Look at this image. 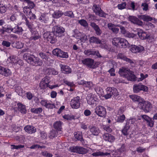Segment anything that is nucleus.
<instances>
[{
	"mask_svg": "<svg viewBox=\"0 0 157 157\" xmlns=\"http://www.w3.org/2000/svg\"><path fill=\"white\" fill-rule=\"evenodd\" d=\"M95 112L99 116L102 117H105L106 114L105 108L101 106H97L95 109Z\"/></svg>",
	"mask_w": 157,
	"mask_h": 157,
	"instance_id": "obj_9",
	"label": "nucleus"
},
{
	"mask_svg": "<svg viewBox=\"0 0 157 157\" xmlns=\"http://www.w3.org/2000/svg\"><path fill=\"white\" fill-rule=\"evenodd\" d=\"M52 54L55 56L62 58H67L68 55L67 53L64 52L59 48H56L52 52Z\"/></svg>",
	"mask_w": 157,
	"mask_h": 157,
	"instance_id": "obj_6",
	"label": "nucleus"
},
{
	"mask_svg": "<svg viewBox=\"0 0 157 157\" xmlns=\"http://www.w3.org/2000/svg\"><path fill=\"white\" fill-rule=\"evenodd\" d=\"M128 20L134 24L142 26L143 25V22L142 21L137 17L133 16H129L128 17Z\"/></svg>",
	"mask_w": 157,
	"mask_h": 157,
	"instance_id": "obj_12",
	"label": "nucleus"
},
{
	"mask_svg": "<svg viewBox=\"0 0 157 157\" xmlns=\"http://www.w3.org/2000/svg\"><path fill=\"white\" fill-rule=\"evenodd\" d=\"M11 73L10 70L2 66H0V74L5 76L9 75Z\"/></svg>",
	"mask_w": 157,
	"mask_h": 157,
	"instance_id": "obj_21",
	"label": "nucleus"
},
{
	"mask_svg": "<svg viewBox=\"0 0 157 157\" xmlns=\"http://www.w3.org/2000/svg\"><path fill=\"white\" fill-rule=\"evenodd\" d=\"M126 5V3L124 2L122 4H119L118 5L117 7L119 9L121 10L125 8Z\"/></svg>",
	"mask_w": 157,
	"mask_h": 157,
	"instance_id": "obj_59",
	"label": "nucleus"
},
{
	"mask_svg": "<svg viewBox=\"0 0 157 157\" xmlns=\"http://www.w3.org/2000/svg\"><path fill=\"white\" fill-rule=\"evenodd\" d=\"M141 7L142 8L144 11H147L148 10V5L146 3H142Z\"/></svg>",
	"mask_w": 157,
	"mask_h": 157,
	"instance_id": "obj_49",
	"label": "nucleus"
},
{
	"mask_svg": "<svg viewBox=\"0 0 157 157\" xmlns=\"http://www.w3.org/2000/svg\"><path fill=\"white\" fill-rule=\"evenodd\" d=\"M57 134L58 132L56 130H52L49 133V137L50 139H52L54 137L57 136Z\"/></svg>",
	"mask_w": 157,
	"mask_h": 157,
	"instance_id": "obj_38",
	"label": "nucleus"
},
{
	"mask_svg": "<svg viewBox=\"0 0 157 157\" xmlns=\"http://www.w3.org/2000/svg\"><path fill=\"white\" fill-rule=\"evenodd\" d=\"M137 16L139 18L145 21H151L152 20V17L147 15H139Z\"/></svg>",
	"mask_w": 157,
	"mask_h": 157,
	"instance_id": "obj_26",
	"label": "nucleus"
},
{
	"mask_svg": "<svg viewBox=\"0 0 157 157\" xmlns=\"http://www.w3.org/2000/svg\"><path fill=\"white\" fill-rule=\"evenodd\" d=\"M63 13L65 16L69 17L71 18H73L75 17L74 14L71 11H66Z\"/></svg>",
	"mask_w": 157,
	"mask_h": 157,
	"instance_id": "obj_44",
	"label": "nucleus"
},
{
	"mask_svg": "<svg viewBox=\"0 0 157 157\" xmlns=\"http://www.w3.org/2000/svg\"><path fill=\"white\" fill-rule=\"evenodd\" d=\"M62 122L60 121H56L53 125L54 128L59 131H61L62 129Z\"/></svg>",
	"mask_w": 157,
	"mask_h": 157,
	"instance_id": "obj_31",
	"label": "nucleus"
},
{
	"mask_svg": "<svg viewBox=\"0 0 157 157\" xmlns=\"http://www.w3.org/2000/svg\"><path fill=\"white\" fill-rule=\"evenodd\" d=\"M80 84L83 85L84 86L88 87L90 89L93 86V84L91 82H86L85 81H81Z\"/></svg>",
	"mask_w": 157,
	"mask_h": 157,
	"instance_id": "obj_32",
	"label": "nucleus"
},
{
	"mask_svg": "<svg viewBox=\"0 0 157 157\" xmlns=\"http://www.w3.org/2000/svg\"><path fill=\"white\" fill-rule=\"evenodd\" d=\"M154 122L152 120V119L150 118L147 122L146 124L147 125L150 127H152L153 126Z\"/></svg>",
	"mask_w": 157,
	"mask_h": 157,
	"instance_id": "obj_47",
	"label": "nucleus"
},
{
	"mask_svg": "<svg viewBox=\"0 0 157 157\" xmlns=\"http://www.w3.org/2000/svg\"><path fill=\"white\" fill-rule=\"evenodd\" d=\"M107 14L105 13L103 10H101L97 14V15H98L100 17H105L106 15Z\"/></svg>",
	"mask_w": 157,
	"mask_h": 157,
	"instance_id": "obj_58",
	"label": "nucleus"
},
{
	"mask_svg": "<svg viewBox=\"0 0 157 157\" xmlns=\"http://www.w3.org/2000/svg\"><path fill=\"white\" fill-rule=\"evenodd\" d=\"M29 13L28 16H27L28 17H29L30 19L34 20L36 18V15L31 11V10H30V11Z\"/></svg>",
	"mask_w": 157,
	"mask_h": 157,
	"instance_id": "obj_53",
	"label": "nucleus"
},
{
	"mask_svg": "<svg viewBox=\"0 0 157 157\" xmlns=\"http://www.w3.org/2000/svg\"><path fill=\"white\" fill-rule=\"evenodd\" d=\"M84 53L86 55L90 56V55L94 56L95 55V52L94 51H93L92 49H88L85 50L84 52Z\"/></svg>",
	"mask_w": 157,
	"mask_h": 157,
	"instance_id": "obj_41",
	"label": "nucleus"
},
{
	"mask_svg": "<svg viewBox=\"0 0 157 157\" xmlns=\"http://www.w3.org/2000/svg\"><path fill=\"white\" fill-rule=\"evenodd\" d=\"M23 58L27 62L34 66H41L43 64L42 60L33 55L25 53L23 56Z\"/></svg>",
	"mask_w": 157,
	"mask_h": 157,
	"instance_id": "obj_1",
	"label": "nucleus"
},
{
	"mask_svg": "<svg viewBox=\"0 0 157 157\" xmlns=\"http://www.w3.org/2000/svg\"><path fill=\"white\" fill-rule=\"evenodd\" d=\"M137 34L140 37L142 40L147 39L149 37V35L146 32H144L142 30H139L137 32Z\"/></svg>",
	"mask_w": 157,
	"mask_h": 157,
	"instance_id": "obj_22",
	"label": "nucleus"
},
{
	"mask_svg": "<svg viewBox=\"0 0 157 157\" xmlns=\"http://www.w3.org/2000/svg\"><path fill=\"white\" fill-rule=\"evenodd\" d=\"M88 20L90 22L95 20L96 18V16L94 15L89 14H88Z\"/></svg>",
	"mask_w": 157,
	"mask_h": 157,
	"instance_id": "obj_55",
	"label": "nucleus"
},
{
	"mask_svg": "<svg viewBox=\"0 0 157 157\" xmlns=\"http://www.w3.org/2000/svg\"><path fill=\"white\" fill-rule=\"evenodd\" d=\"M6 7L5 5L2 4L1 2H0V13H4L6 12Z\"/></svg>",
	"mask_w": 157,
	"mask_h": 157,
	"instance_id": "obj_42",
	"label": "nucleus"
},
{
	"mask_svg": "<svg viewBox=\"0 0 157 157\" xmlns=\"http://www.w3.org/2000/svg\"><path fill=\"white\" fill-rule=\"evenodd\" d=\"M140 117L143 119L147 122L151 118L146 115H142L140 116Z\"/></svg>",
	"mask_w": 157,
	"mask_h": 157,
	"instance_id": "obj_63",
	"label": "nucleus"
},
{
	"mask_svg": "<svg viewBox=\"0 0 157 157\" xmlns=\"http://www.w3.org/2000/svg\"><path fill=\"white\" fill-rule=\"evenodd\" d=\"M125 119V116L124 115L122 114L121 115L117 117V122L122 123L123 122Z\"/></svg>",
	"mask_w": 157,
	"mask_h": 157,
	"instance_id": "obj_46",
	"label": "nucleus"
},
{
	"mask_svg": "<svg viewBox=\"0 0 157 157\" xmlns=\"http://www.w3.org/2000/svg\"><path fill=\"white\" fill-rule=\"evenodd\" d=\"M82 35V34L80 33H75L74 35H73V36L75 37L77 39H80Z\"/></svg>",
	"mask_w": 157,
	"mask_h": 157,
	"instance_id": "obj_64",
	"label": "nucleus"
},
{
	"mask_svg": "<svg viewBox=\"0 0 157 157\" xmlns=\"http://www.w3.org/2000/svg\"><path fill=\"white\" fill-rule=\"evenodd\" d=\"M78 23L80 25L84 27H86L88 26L87 21L84 19H82L78 21Z\"/></svg>",
	"mask_w": 157,
	"mask_h": 157,
	"instance_id": "obj_52",
	"label": "nucleus"
},
{
	"mask_svg": "<svg viewBox=\"0 0 157 157\" xmlns=\"http://www.w3.org/2000/svg\"><path fill=\"white\" fill-rule=\"evenodd\" d=\"M42 111V109L40 107L37 108H32L30 110L31 112L36 114L40 113H41Z\"/></svg>",
	"mask_w": 157,
	"mask_h": 157,
	"instance_id": "obj_40",
	"label": "nucleus"
},
{
	"mask_svg": "<svg viewBox=\"0 0 157 157\" xmlns=\"http://www.w3.org/2000/svg\"><path fill=\"white\" fill-rule=\"evenodd\" d=\"M24 19L25 21V25L29 29V30H30V29H33V25H31V22L28 21L27 18L26 17H25L24 18Z\"/></svg>",
	"mask_w": 157,
	"mask_h": 157,
	"instance_id": "obj_45",
	"label": "nucleus"
},
{
	"mask_svg": "<svg viewBox=\"0 0 157 157\" xmlns=\"http://www.w3.org/2000/svg\"><path fill=\"white\" fill-rule=\"evenodd\" d=\"M148 90V88L145 86L143 85L142 83L138 84H135L133 87V91L134 93H137L141 90L147 92Z\"/></svg>",
	"mask_w": 157,
	"mask_h": 157,
	"instance_id": "obj_7",
	"label": "nucleus"
},
{
	"mask_svg": "<svg viewBox=\"0 0 157 157\" xmlns=\"http://www.w3.org/2000/svg\"><path fill=\"white\" fill-rule=\"evenodd\" d=\"M18 110L22 113L25 114L27 112L25 106L23 104L19 103L17 104Z\"/></svg>",
	"mask_w": 157,
	"mask_h": 157,
	"instance_id": "obj_25",
	"label": "nucleus"
},
{
	"mask_svg": "<svg viewBox=\"0 0 157 157\" xmlns=\"http://www.w3.org/2000/svg\"><path fill=\"white\" fill-rule=\"evenodd\" d=\"M24 129L27 132L32 134L36 132V129L33 126L27 125L24 127Z\"/></svg>",
	"mask_w": 157,
	"mask_h": 157,
	"instance_id": "obj_18",
	"label": "nucleus"
},
{
	"mask_svg": "<svg viewBox=\"0 0 157 157\" xmlns=\"http://www.w3.org/2000/svg\"><path fill=\"white\" fill-rule=\"evenodd\" d=\"M81 41L85 42L87 40V36L84 34H82L80 39Z\"/></svg>",
	"mask_w": 157,
	"mask_h": 157,
	"instance_id": "obj_57",
	"label": "nucleus"
},
{
	"mask_svg": "<svg viewBox=\"0 0 157 157\" xmlns=\"http://www.w3.org/2000/svg\"><path fill=\"white\" fill-rule=\"evenodd\" d=\"M63 14L61 11L56 10L52 14V17L55 18H58L60 17Z\"/></svg>",
	"mask_w": 157,
	"mask_h": 157,
	"instance_id": "obj_29",
	"label": "nucleus"
},
{
	"mask_svg": "<svg viewBox=\"0 0 157 157\" xmlns=\"http://www.w3.org/2000/svg\"><path fill=\"white\" fill-rule=\"evenodd\" d=\"M130 128V125L128 124V123H126V125L121 131L122 133L124 135L127 136L129 134L128 130Z\"/></svg>",
	"mask_w": 157,
	"mask_h": 157,
	"instance_id": "obj_27",
	"label": "nucleus"
},
{
	"mask_svg": "<svg viewBox=\"0 0 157 157\" xmlns=\"http://www.w3.org/2000/svg\"><path fill=\"white\" fill-rule=\"evenodd\" d=\"M78 146L71 147H70V150L71 151L73 152L77 153V152Z\"/></svg>",
	"mask_w": 157,
	"mask_h": 157,
	"instance_id": "obj_60",
	"label": "nucleus"
},
{
	"mask_svg": "<svg viewBox=\"0 0 157 157\" xmlns=\"http://www.w3.org/2000/svg\"><path fill=\"white\" fill-rule=\"evenodd\" d=\"M90 26L95 32V33L97 36H100L102 33V30L100 29L98 25L94 22H91Z\"/></svg>",
	"mask_w": 157,
	"mask_h": 157,
	"instance_id": "obj_14",
	"label": "nucleus"
},
{
	"mask_svg": "<svg viewBox=\"0 0 157 157\" xmlns=\"http://www.w3.org/2000/svg\"><path fill=\"white\" fill-rule=\"evenodd\" d=\"M116 26L120 27L121 31L122 34H124L126 33V30L124 27L119 25H116Z\"/></svg>",
	"mask_w": 157,
	"mask_h": 157,
	"instance_id": "obj_56",
	"label": "nucleus"
},
{
	"mask_svg": "<svg viewBox=\"0 0 157 157\" xmlns=\"http://www.w3.org/2000/svg\"><path fill=\"white\" fill-rule=\"evenodd\" d=\"M122 38L120 37H115L113 38L112 41L113 44L115 46L119 47Z\"/></svg>",
	"mask_w": 157,
	"mask_h": 157,
	"instance_id": "obj_30",
	"label": "nucleus"
},
{
	"mask_svg": "<svg viewBox=\"0 0 157 157\" xmlns=\"http://www.w3.org/2000/svg\"><path fill=\"white\" fill-rule=\"evenodd\" d=\"M130 48V50L133 53H140L144 50V47L141 45L137 46L135 45H131Z\"/></svg>",
	"mask_w": 157,
	"mask_h": 157,
	"instance_id": "obj_11",
	"label": "nucleus"
},
{
	"mask_svg": "<svg viewBox=\"0 0 157 157\" xmlns=\"http://www.w3.org/2000/svg\"><path fill=\"white\" fill-rule=\"evenodd\" d=\"M129 71H130L129 69L122 67L120 69L119 73L121 76L126 78L128 76V75L129 72Z\"/></svg>",
	"mask_w": 157,
	"mask_h": 157,
	"instance_id": "obj_16",
	"label": "nucleus"
},
{
	"mask_svg": "<svg viewBox=\"0 0 157 157\" xmlns=\"http://www.w3.org/2000/svg\"><path fill=\"white\" fill-rule=\"evenodd\" d=\"M80 97L77 96L72 99L70 101V105L72 108L78 109L80 106Z\"/></svg>",
	"mask_w": 157,
	"mask_h": 157,
	"instance_id": "obj_10",
	"label": "nucleus"
},
{
	"mask_svg": "<svg viewBox=\"0 0 157 157\" xmlns=\"http://www.w3.org/2000/svg\"><path fill=\"white\" fill-rule=\"evenodd\" d=\"M2 44L4 46L9 47L10 46L11 43L8 41L3 40L2 43Z\"/></svg>",
	"mask_w": 157,
	"mask_h": 157,
	"instance_id": "obj_54",
	"label": "nucleus"
},
{
	"mask_svg": "<svg viewBox=\"0 0 157 157\" xmlns=\"http://www.w3.org/2000/svg\"><path fill=\"white\" fill-rule=\"evenodd\" d=\"M88 128L92 134L94 135L98 136L100 132V130L98 127L90 126Z\"/></svg>",
	"mask_w": 157,
	"mask_h": 157,
	"instance_id": "obj_17",
	"label": "nucleus"
},
{
	"mask_svg": "<svg viewBox=\"0 0 157 157\" xmlns=\"http://www.w3.org/2000/svg\"><path fill=\"white\" fill-rule=\"evenodd\" d=\"M13 32L14 33L17 34H20L23 31L22 28L21 27L19 26L18 25H17L14 28H13Z\"/></svg>",
	"mask_w": 157,
	"mask_h": 157,
	"instance_id": "obj_33",
	"label": "nucleus"
},
{
	"mask_svg": "<svg viewBox=\"0 0 157 157\" xmlns=\"http://www.w3.org/2000/svg\"><path fill=\"white\" fill-rule=\"evenodd\" d=\"M133 71H129L128 75V76L126 77L128 80H130L132 81H135L137 80L136 77L134 74Z\"/></svg>",
	"mask_w": 157,
	"mask_h": 157,
	"instance_id": "obj_28",
	"label": "nucleus"
},
{
	"mask_svg": "<svg viewBox=\"0 0 157 157\" xmlns=\"http://www.w3.org/2000/svg\"><path fill=\"white\" fill-rule=\"evenodd\" d=\"M52 30L56 35L59 37H61L64 36L65 29L60 25H58L54 26L52 28Z\"/></svg>",
	"mask_w": 157,
	"mask_h": 157,
	"instance_id": "obj_3",
	"label": "nucleus"
},
{
	"mask_svg": "<svg viewBox=\"0 0 157 157\" xmlns=\"http://www.w3.org/2000/svg\"><path fill=\"white\" fill-rule=\"evenodd\" d=\"M92 9L94 12L95 13V14L97 15L99 12L101 10V8L99 7H98L96 5H94L92 7Z\"/></svg>",
	"mask_w": 157,
	"mask_h": 157,
	"instance_id": "obj_43",
	"label": "nucleus"
},
{
	"mask_svg": "<svg viewBox=\"0 0 157 157\" xmlns=\"http://www.w3.org/2000/svg\"><path fill=\"white\" fill-rule=\"evenodd\" d=\"M40 56L43 59L46 61H48L50 59L49 57V55H46L42 52H40L39 53Z\"/></svg>",
	"mask_w": 157,
	"mask_h": 157,
	"instance_id": "obj_39",
	"label": "nucleus"
},
{
	"mask_svg": "<svg viewBox=\"0 0 157 157\" xmlns=\"http://www.w3.org/2000/svg\"><path fill=\"white\" fill-rule=\"evenodd\" d=\"M120 43L119 47L121 48H125L127 47H130V46L128 41L124 38H122Z\"/></svg>",
	"mask_w": 157,
	"mask_h": 157,
	"instance_id": "obj_24",
	"label": "nucleus"
},
{
	"mask_svg": "<svg viewBox=\"0 0 157 157\" xmlns=\"http://www.w3.org/2000/svg\"><path fill=\"white\" fill-rule=\"evenodd\" d=\"M89 42L90 44H98L101 43V40L98 37L93 36L89 38Z\"/></svg>",
	"mask_w": 157,
	"mask_h": 157,
	"instance_id": "obj_20",
	"label": "nucleus"
},
{
	"mask_svg": "<svg viewBox=\"0 0 157 157\" xmlns=\"http://www.w3.org/2000/svg\"><path fill=\"white\" fill-rule=\"evenodd\" d=\"M48 84L41 81L40 84V87L41 89H45L48 87Z\"/></svg>",
	"mask_w": 157,
	"mask_h": 157,
	"instance_id": "obj_50",
	"label": "nucleus"
},
{
	"mask_svg": "<svg viewBox=\"0 0 157 157\" xmlns=\"http://www.w3.org/2000/svg\"><path fill=\"white\" fill-rule=\"evenodd\" d=\"M25 2L27 3L28 7L30 10L34 8L36 6V5L34 2L30 0H26Z\"/></svg>",
	"mask_w": 157,
	"mask_h": 157,
	"instance_id": "obj_37",
	"label": "nucleus"
},
{
	"mask_svg": "<svg viewBox=\"0 0 157 157\" xmlns=\"http://www.w3.org/2000/svg\"><path fill=\"white\" fill-rule=\"evenodd\" d=\"M29 31L31 32V36L30 37V40H36L40 38V36L37 32L34 29H30Z\"/></svg>",
	"mask_w": 157,
	"mask_h": 157,
	"instance_id": "obj_13",
	"label": "nucleus"
},
{
	"mask_svg": "<svg viewBox=\"0 0 157 157\" xmlns=\"http://www.w3.org/2000/svg\"><path fill=\"white\" fill-rule=\"evenodd\" d=\"M126 56L123 54L120 53H119L117 55V58L121 59L124 60L126 58Z\"/></svg>",
	"mask_w": 157,
	"mask_h": 157,
	"instance_id": "obj_62",
	"label": "nucleus"
},
{
	"mask_svg": "<svg viewBox=\"0 0 157 157\" xmlns=\"http://www.w3.org/2000/svg\"><path fill=\"white\" fill-rule=\"evenodd\" d=\"M117 89L114 87H109L107 88V94L104 96L106 99H108L111 97L112 95L117 96L118 95Z\"/></svg>",
	"mask_w": 157,
	"mask_h": 157,
	"instance_id": "obj_4",
	"label": "nucleus"
},
{
	"mask_svg": "<svg viewBox=\"0 0 157 157\" xmlns=\"http://www.w3.org/2000/svg\"><path fill=\"white\" fill-rule=\"evenodd\" d=\"M48 17L46 14H43L41 15V16L39 18V20L42 22L44 23H47L48 20Z\"/></svg>",
	"mask_w": 157,
	"mask_h": 157,
	"instance_id": "obj_36",
	"label": "nucleus"
},
{
	"mask_svg": "<svg viewBox=\"0 0 157 157\" xmlns=\"http://www.w3.org/2000/svg\"><path fill=\"white\" fill-rule=\"evenodd\" d=\"M77 153L79 154H85L87 152V150L86 148L81 147L78 146Z\"/></svg>",
	"mask_w": 157,
	"mask_h": 157,
	"instance_id": "obj_35",
	"label": "nucleus"
},
{
	"mask_svg": "<svg viewBox=\"0 0 157 157\" xmlns=\"http://www.w3.org/2000/svg\"><path fill=\"white\" fill-rule=\"evenodd\" d=\"M60 70L61 72L65 74H68L71 72V68L67 65L60 64Z\"/></svg>",
	"mask_w": 157,
	"mask_h": 157,
	"instance_id": "obj_15",
	"label": "nucleus"
},
{
	"mask_svg": "<svg viewBox=\"0 0 157 157\" xmlns=\"http://www.w3.org/2000/svg\"><path fill=\"white\" fill-rule=\"evenodd\" d=\"M30 10H31L28 8V6H25L24 8V12L27 16L28 15L29 13V12L30 11Z\"/></svg>",
	"mask_w": 157,
	"mask_h": 157,
	"instance_id": "obj_61",
	"label": "nucleus"
},
{
	"mask_svg": "<svg viewBox=\"0 0 157 157\" xmlns=\"http://www.w3.org/2000/svg\"><path fill=\"white\" fill-rule=\"evenodd\" d=\"M41 154L42 155L46 157H52L53 156L51 153L47 151H43L41 152Z\"/></svg>",
	"mask_w": 157,
	"mask_h": 157,
	"instance_id": "obj_48",
	"label": "nucleus"
},
{
	"mask_svg": "<svg viewBox=\"0 0 157 157\" xmlns=\"http://www.w3.org/2000/svg\"><path fill=\"white\" fill-rule=\"evenodd\" d=\"M74 136L75 138L81 141H83L84 140L82 138V132H75L74 133Z\"/></svg>",
	"mask_w": 157,
	"mask_h": 157,
	"instance_id": "obj_34",
	"label": "nucleus"
},
{
	"mask_svg": "<svg viewBox=\"0 0 157 157\" xmlns=\"http://www.w3.org/2000/svg\"><path fill=\"white\" fill-rule=\"evenodd\" d=\"M41 81L47 84H49V83H50V78L48 76H46L42 78Z\"/></svg>",
	"mask_w": 157,
	"mask_h": 157,
	"instance_id": "obj_51",
	"label": "nucleus"
},
{
	"mask_svg": "<svg viewBox=\"0 0 157 157\" xmlns=\"http://www.w3.org/2000/svg\"><path fill=\"white\" fill-rule=\"evenodd\" d=\"M82 62L83 64L89 68L95 69L96 67L94 60L90 58L85 59L82 60Z\"/></svg>",
	"mask_w": 157,
	"mask_h": 157,
	"instance_id": "obj_5",
	"label": "nucleus"
},
{
	"mask_svg": "<svg viewBox=\"0 0 157 157\" xmlns=\"http://www.w3.org/2000/svg\"><path fill=\"white\" fill-rule=\"evenodd\" d=\"M88 103L91 105L94 104L95 100L94 99V96L92 94H89L86 98Z\"/></svg>",
	"mask_w": 157,
	"mask_h": 157,
	"instance_id": "obj_23",
	"label": "nucleus"
},
{
	"mask_svg": "<svg viewBox=\"0 0 157 157\" xmlns=\"http://www.w3.org/2000/svg\"><path fill=\"white\" fill-rule=\"evenodd\" d=\"M142 104H140L139 106L144 112L148 113L151 111L152 108V105L149 102H145L144 100V101H142Z\"/></svg>",
	"mask_w": 157,
	"mask_h": 157,
	"instance_id": "obj_8",
	"label": "nucleus"
},
{
	"mask_svg": "<svg viewBox=\"0 0 157 157\" xmlns=\"http://www.w3.org/2000/svg\"><path fill=\"white\" fill-rule=\"evenodd\" d=\"M44 36L45 37H46L48 41L52 44L55 43L57 41V36L53 32L45 33Z\"/></svg>",
	"mask_w": 157,
	"mask_h": 157,
	"instance_id": "obj_2",
	"label": "nucleus"
},
{
	"mask_svg": "<svg viewBox=\"0 0 157 157\" xmlns=\"http://www.w3.org/2000/svg\"><path fill=\"white\" fill-rule=\"evenodd\" d=\"M129 97L132 100L134 101H137L139 102V106L140 104H142V102L144 101V99L140 96L136 95H129Z\"/></svg>",
	"mask_w": 157,
	"mask_h": 157,
	"instance_id": "obj_19",
	"label": "nucleus"
}]
</instances>
